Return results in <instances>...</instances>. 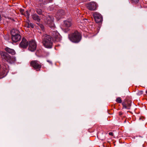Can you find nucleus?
<instances>
[{
	"instance_id": "obj_1",
	"label": "nucleus",
	"mask_w": 147,
	"mask_h": 147,
	"mask_svg": "<svg viewBox=\"0 0 147 147\" xmlns=\"http://www.w3.org/2000/svg\"><path fill=\"white\" fill-rule=\"evenodd\" d=\"M42 43L44 47L47 48H51L53 45V39L50 35L44 34L42 37Z\"/></svg>"
},
{
	"instance_id": "obj_2",
	"label": "nucleus",
	"mask_w": 147,
	"mask_h": 147,
	"mask_svg": "<svg viewBox=\"0 0 147 147\" xmlns=\"http://www.w3.org/2000/svg\"><path fill=\"white\" fill-rule=\"evenodd\" d=\"M0 55L3 60L10 64L13 63L16 61V59L15 57L11 56L4 52H1Z\"/></svg>"
},
{
	"instance_id": "obj_3",
	"label": "nucleus",
	"mask_w": 147,
	"mask_h": 147,
	"mask_svg": "<svg viewBox=\"0 0 147 147\" xmlns=\"http://www.w3.org/2000/svg\"><path fill=\"white\" fill-rule=\"evenodd\" d=\"M68 37L70 41L75 43L79 42L81 39V34L77 31H76L74 33L69 34Z\"/></svg>"
},
{
	"instance_id": "obj_4",
	"label": "nucleus",
	"mask_w": 147,
	"mask_h": 147,
	"mask_svg": "<svg viewBox=\"0 0 147 147\" xmlns=\"http://www.w3.org/2000/svg\"><path fill=\"white\" fill-rule=\"evenodd\" d=\"M15 30L13 29L11 31V34L12 35V39L14 42H17L20 40L21 38V36L18 33H15Z\"/></svg>"
},
{
	"instance_id": "obj_5",
	"label": "nucleus",
	"mask_w": 147,
	"mask_h": 147,
	"mask_svg": "<svg viewBox=\"0 0 147 147\" xmlns=\"http://www.w3.org/2000/svg\"><path fill=\"white\" fill-rule=\"evenodd\" d=\"M30 65L37 71H40L42 66L41 63L36 60L32 61L30 62Z\"/></svg>"
},
{
	"instance_id": "obj_6",
	"label": "nucleus",
	"mask_w": 147,
	"mask_h": 147,
	"mask_svg": "<svg viewBox=\"0 0 147 147\" xmlns=\"http://www.w3.org/2000/svg\"><path fill=\"white\" fill-rule=\"evenodd\" d=\"M45 22L51 28L55 27L53 21V17L52 16H48L45 20Z\"/></svg>"
},
{
	"instance_id": "obj_7",
	"label": "nucleus",
	"mask_w": 147,
	"mask_h": 147,
	"mask_svg": "<svg viewBox=\"0 0 147 147\" xmlns=\"http://www.w3.org/2000/svg\"><path fill=\"white\" fill-rule=\"evenodd\" d=\"M86 6L88 9L91 11L96 10L98 5L94 1L91 2L86 4Z\"/></svg>"
},
{
	"instance_id": "obj_8",
	"label": "nucleus",
	"mask_w": 147,
	"mask_h": 147,
	"mask_svg": "<svg viewBox=\"0 0 147 147\" xmlns=\"http://www.w3.org/2000/svg\"><path fill=\"white\" fill-rule=\"evenodd\" d=\"M93 16L95 21L96 23H99L102 21V18L100 14L99 13L95 12L93 14Z\"/></svg>"
},
{
	"instance_id": "obj_9",
	"label": "nucleus",
	"mask_w": 147,
	"mask_h": 147,
	"mask_svg": "<svg viewBox=\"0 0 147 147\" xmlns=\"http://www.w3.org/2000/svg\"><path fill=\"white\" fill-rule=\"evenodd\" d=\"M36 44L35 41L34 40H32L30 41L28 50L33 52L36 50Z\"/></svg>"
},
{
	"instance_id": "obj_10",
	"label": "nucleus",
	"mask_w": 147,
	"mask_h": 147,
	"mask_svg": "<svg viewBox=\"0 0 147 147\" xmlns=\"http://www.w3.org/2000/svg\"><path fill=\"white\" fill-rule=\"evenodd\" d=\"M52 36L56 39L57 41H60L61 40V36L56 31H54L51 32Z\"/></svg>"
},
{
	"instance_id": "obj_11",
	"label": "nucleus",
	"mask_w": 147,
	"mask_h": 147,
	"mask_svg": "<svg viewBox=\"0 0 147 147\" xmlns=\"http://www.w3.org/2000/svg\"><path fill=\"white\" fill-rule=\"evenodd\" d=\"M28 45L27 40L25 38H23L22 41L19 44V46L21 48H26Z\"/></svg>"
},
{
	"instance_id": "obj_12",
	"label": "nucleus",
	"mask_w": 147,
	"mask_h": 147,
	"mask_svg": "<svg viewBox=\"0 0 147 147\" xmlns=\"http://www.w3.org/2000/svg\"><path fill=\"white\" fill-rule=\"evenodd\" d=\"M65 13L63 10H60L57 12L56 16V18L59 20V19L63 18L62 16Z\"/></svg>"
},
{
	"instance_id": "obj_13",
	"label": "nucleus",
	"mask_w": 147,
	"mask_h": 147,
	"mask_svg": "<svg viewBox=\"0 0 147 147\" xmlns=\"http://www.w3.org/2000/svg\"><path fill=\"white\" fill-rule=\"evenodd\" d=\"M122 105H123V108L128 109H130L131 106V103L130 101H128L127 102H126V103L123 102L122 103Z\"/></svg>"
},
{
	"instance_id": "obj_14",
	"label": "nucleus",
	"mask_w": 147,
	"mask_h": 147,
	"mask_svg": "<svg viewBox=\"0 0 147 147\" xmlns=\"http://www.w3.org/2000/svg\"><path fill=\"white\" fill-rule=\"evenodd\" d=\"M5 50L9 53L12 55H14L15 54V51L12 49H10L8 47H7L5 49Z\"/></svg>"
},
{
	"instance_id": "obj_15",
	"label": "nucleus",
	"mask_w": 147,
	"mask_h": 147,
	"mask_svg": "<svg viewBox=\"0 0 147 147\" xmlns=\"http://www.w3.org/2000/svg\"><path fill=\"white\" fill-rule=\"evenodd\" d=\"M32 18L34 20L37 22H39L40 20L39 17L36 14H33L32 15Z\"/></svg>"
},
{
	"instance_id": "obj_16",
	"label": "nucleus",
	"mask_w": 147,
	"mask_h": 147,
	"mask_svg": "<svg viewBox=\"0 0 147 147\" xmlns=\"http://www.w3.org/2000/svg\"><path fill=\"white\" fill-rule=\"evenodd\" d=\"M71 23L70 21L66 20L64 21V26L66 27H69L71 26Z\"/></svg>"
},
{
	"instance_id": "obj_17",
	"label": "nucleus",
	"mask_w": 147,
	"mask_h": 147,
	"mask_svg": "<svg viewBox=\"0 0 147 147\" xmlns=\"http://www.w3.org/2000/svg\"><path fill=\"white\" fill-rule=\"evenodd\" d=\"M28 25H27V28H30L31 27L32 28H33L34 27V25L33 24L30 23V21L29 20H28Z\"/></svg>"
},
{
	"instance_id": "obj_18",
	"label": "nucleus",
	"mask_w": 147,
	"mask_h": 147,
	"mask_svg": "<svg viewBox=\"0 0 147 147\" xmlns=\"http://www.w3.org/2000/svg\"><path fill=\"white\" fill-rule=\"evenodd\" d=\"M36 11L37 13L39 15H41L42 14V10L41 9H36Z\"/></svg>"
},
{
	"instance_id": "obj_19",
	"label": "nucleus",
	"mask_w": 147,
	"mask_h": 147,
	"mask_svg": "<svg viewBox=\"0 0 147 147\" xmlns=\"http://www.w3.org/2000/svg\"><path fill=\"white\" fill-rule=\"evenodd\" d=\"M116 101L117 102L119 103H121L122 102V100L120 97H118L116 99Z\"/></svg>"
},
{
	"instance_id": "obj_20",
	"label": "nucleus",
	"mask_w": 147,
	"mask_h": 147,
	"mask_svg": "<svg viewBox=\"0 0 147 147\" xmlns=\"http://www.w3.org/2000/svg\"><path fill=\"white\" fill-rule=\"evenodd\" d=\"M143 92L142 91H139L137 93V94L140 96L143 94Z\"/></svg>"
},
{
	"instance_id": "obj_21",
	"label": "nucleus",
	"mask_w": 147,
	"mask_h": 147,
	"mask_svg": "<svg viewBox=\"0 0 147 147\" xmlns=\"http://www.w3.org/2000/svg\"><path fill=\"white\" fill-rule=\"evenodd\" d=\"M133 2L136 3L139 2V0H131Z\"/></svg>"
},
{
	"instance_id": "obj_22",
	"label": "nucleus",
	"mask_w": 147,
	"mask_h": 147,
	"mask_svg": "<svg viewBox=\"0 0 147 147\" xmlns=\"http://www.w3.org/2000/svg\"><path fill=\"white\" fill-rule=\"evenodd\" d=\"M24 11V10L23 9H20V12L22 14H23V12Z\"/></svg>"
},
{
	"instance_id": "obj_23",
	"label": "nucleus",
	"mask_w": 147,
	"mask_h": 147,
	"mask_svg": "<svg viewBox=\"0 0 147 147\" xmlns=\"http://www.w3.org/2000/svg\"><path fill=\"white\" fill-rule=\"evenodd\" d=\"M26 13L27 15V16L28 17L29 16L30 14H29V12L28 11H26Z\"/></svg>"
},
{
	"instance_id": "obj_24",
	"label": "nucleus",
	"mask_w": 147,
	"mask_h": 147,
	"mask_svg": "<svg viewBox=\"0 0 147 147\" xmlns=\"http://www.w3.org/2000/svg\"><path fill=\"white\" fill-rule=\"evenodd\" d=\"M109 135L111 136H113V133L112 132H110L109 133Z\"/></svg>"
},
{
	"instance_id": "obj_25",
	"label": "nucleus",
	"mask_w": 147,
	"mask_h": 147,
	"mask_svg": "<svg viewBox=\"0 0 147 147\" xmlns=\"http://www.w3.org/2000/svg\"><path fill=\"white\" fill-rule=\"evenodd\" d=\"M47 61L50 64H52V62L51 61L49 60H47Z\"/></svg>"
},
{
	"instance_id": "obj_26",
	"label": "nucleus",
	"mask_w": 147,
	"mask_h": 147,
	"mask_svg": "<svg viewBox=\"0 0 147 147\" xmlns=\"http://www.w3.org/2000/svg\"><path fill=\"white\" fill-rule=\"evenodd\" d=\"M48 2H51L53 0H48Z\"/></svg>"
},
{
	"instance_id": "obj_27",
	"label": "nucleus",
	"mask_w": 147,
	"mask_h": 147,
	"mask_svg": "<svg viewBox=\"0 0 147 147\" xmlns=\"http://www.w3.org/2000/svg\"><path fill=\"white\" fill-rule=\"evenodd\" d=\"M1 15L0 14V21H1Z\"/></svg>"
},
{
	"instance_id": "obj_28",
	"label": "nucleus",
	"mask_w": 147,
	"mask_h": 147,
	"mask_svg": "<svg viewBox=\"0 0 147 147\" xmlns=\"http://www.w3.org/2000/svg\"><path fill=\"white\" fill-rule=\"evenodd\" d=\"M43 26L42 25H41V28L42 29V28H43Z\"/></svg>"
},
{
	"instance_id": "obj_29",
	"label": "nucleus",
	"mask_w": 147,
	"mask_h": 147,
	"mask_svg": "<svg viewBox=\"0 0 147 147\" xmlns=\"http://www.w3.org/2000/svg\"><path fill=\"white\" fill-rule=\"evenodd\" d=\"M28 20H27L26 22H27V25H28Z\"/></svg>"
},
{
	"instance_id": "obj_30",
	"label": "nucleus",
	"mask_w": 147,
	"mask_h": 147,
	"mask_svg": "<svg viewBox=\"0 0 147 147\" xmlns=\"http://www.w3.org/2000/svg\"><path fill=\"white\" fill-rule=\"evenodd\" d=\"M146 92L147 94V90L146 91Z\"/></svg>"
},
{
	"instance_id": "obj_31",
	"label": "nucleus",
	"mask_w": 147,
	"mask_h": 147,
	"mask_svg": "<svg viewBox=\"0 0 147 147\" xmlns=\"http://www.w3.org/2000/svg\"><path fill=\"white\" fill-rule=\"evenodd\" d=\"M121 114L120 113V115H121Z\"/></svg>"
},
{
	"instance_id": "obj_32",
	"label": "nucleus",
	"mask_w": 147,
	"mask_h": 147,
	"mask_svg": "<svg viewBox=\"0 0 147 147\" xmlns=\"http://www.w3.org/2000/svg\"><path fill=\"white\" fill-rule=\"evenodd\" d=\"M42 18H44V17H42Z\"/></svg>"
}]
</instances>
